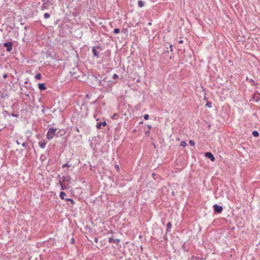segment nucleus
<instances>
[{
	"label": "nucleus",
	"mask_w": 260,
	"mask_h": 260,
	"mask_svg": "<svg viewBox=\"0 0 260 260\" xmlns=\"http://www.w3.org/2000/svg\"><path fill=\"white\" fill-rule=\"evenodd\" d=\"M56 130L57 129L56 128H50L46 135L47 138L49 140L51 139L55 135V133L56 132Z\"/></svg>",
	"instance_id": "nucleus-1"
},
{
	"label": "nucleus",
	"mask_w": 260,
	"mask_h": 260,
	"mask_svg": "<svg viewBox=\"0 0 260 260\" xmlns=\"http://www.w3.org/2000/svg\"><path fill=\"white\" fill-rule=\"evenodd\" d=\"M213 207L214 212L215 213H220L223 210L222 207L219 205H217V204L214 205Z\"/></svg>",
	"instance_id": "nucleus-2"
},
{
	"label": "nucleus",
	"mask_w": 260,
	"mask_h": 260,
	"mask_svg": "<svg viewBox=\"0 0 260 260\" xmlns=\"http://www.w3.org/2000/svg\"><path fill=\"white\" fill-rule=\"evenodd\" d=\"M13 43L12 42H8L4 44V46L7 47V51L9 52L12 49Z\"/></svg>",
	"instance_id": "nucleus-3"
},
{
	"label": "nucleus",
	"mask_w": 260,
	"mask_h": 260,
	"mask_svg": "<svg viewBox=\"0 0 260 260\" xmlns=\"http://www.w3.org/2000/svg\"><path fill=\"white\" fill-rule=\"evenodd\" d=\"M205 156L210 158L212 161H214L215 160V157L211 152H206L205 153Z\"/></svg>",
	"instance_id": "nucleus-4"
},
{
	"label": "nucleus",
	"mask_w": 260,
	"mask_h": 260,
	"mask_svg": "<svg viewBox=\"0 0 260 260\" xmlns=\"http://www.w3.org/2000/svg\"><path fill=\"white\" fill-rule=\"evenodd\" d=\"M109 242L111 243H114L116 244H118L120 242V240L118 239H114V238L112 237H110L109 238Z\"/></svg>",
	"instance_id": "nucleus-5"
},
{
	"label": "nucleus",
	"mask_w": 260,
	"mask_h": 260,
	"mask_svg": "<svg viewBox=\"0 0 260 260\" xmlns=\"http://www.w3.org/2000/svg\"><path fill=\"white\" fill-rule=\"evenodd\" d=\"M102 125L104 126L106 125V121L98 122L96 124V128L98 129H100Z\"/></svg>",
	"instance_id": "nucleus-6"
},
{
	"label": "nucleus",
	"mask_w": 260,
	"mask_h": 260,
	"mask_svg": "<svg viewBox=\"0 0 260 260\" xmlns=\"http://www.w3.org/2000/svg\"><path fill=\"white\" fill-rule=\"evenodd\" d=\"M253 99L255 101L257 102L259 100V94L258 93H255L253 95Z\"/></svg>",
	"instance_id": "nucleus-7"
},
{
	"label": "nucleus",
	"mask_w": 260,
	"mask_h": 260,
	"mask_svg": "<svg viewBox=\"0 0 260 260\" xmlns=\"http://www.w3.org/2000/svg\"><path fill=\"white\" fill-rule=\"evenodd\" d=\"M38 86L39 89L41 90H45L46 89L44 83H39Z\"/></svg>",
	"instance_id": "nucleus-8"
},
{
	"label": "nucleus",
	"mask_w": 260,
	"mask_h": 260,
	"mask_svg": "<svg viewBox=\"0 0 260 260\" xmlns=\"http://www.w3.org/2000/svg\"><path fill=\"white\" fill-rule=\"evenodd\" d=\"M93 55L96 57H99V52L96 51L95 47H93L92 49Z\"/></svg>",
	"instance_id": "nucleus-9"
},
{
	"label": "nucleus",
	"mask_w": 260,
	"mask_h": 260,
	"mask_svg": "<svg viewBox=\"0 0 260 260\" xmlns=\"http://www.w3.org/2000/svg\"><path fill=\"white\" fill-rule=\"evenodd\" d=\"M46 144V142L45 141H42L39 143V146L42 148H44L45 147Z\"/></svg>",
	"instance_id": "nucleus-10"
},
{
	"label": "nucleus",
	"mask_w": 260,
	"mask_h": 260,
	"mask_svg": "<svg viewBox=\"0 0 260 260\" xmlns=\"http://www.w3.org/2000/svg\"><path fill=\"white\" fill-rule=\"evenodd\" d=\"M66 196V194L63 191H61L60 192V194H59V197L62 199V200H65L66 198H65V197Z\"/></svg>",
	"instance_id": "nucleus-11"
},
{
	"label": "nucleus",
	"mask_w": 260,
	"mask_h": 260,
	"mask_svg": "<svg viewBox=\"0 0 260 260\" xmlns=\"http://www.w3.org/2000/svg\"><path fill=\"white\" fill-rule=\"evenodd\" d=\"M138 5L140 8H142L144 6V3L142 1H139L138 2Z\"/></svg>",
	"instance_id": "nucleus-12"
},
{
	"label": "nucleus",
	"mask_w": 260,
	"mask_h": 260,
	"mask_svg": "<svg viewBox=\"0 0 260 260\" xmlns=\"http://www.w3.org/2000/svg\"><path fill=\"white\" fill-rule=\"evenodd\" d=\"M167 232H169L170 231V230L171 229V226H172V225H171V222H169L168 223H167Z\"/></svg>",
	"instance_id": "nucleus-13"
},
{
	"label": "nucleus",
	"mask_w": 260,
	"mask_h": 260,
	"mask_svg": "<svg viewBox=\"0 0 260 260\" xmlns=\"http://www.w3.org/2000/svg\"><path fill=\"white\" fill-rule=\"evenodd\" d=\"M70 179V177L69 176L63 177V182L68 181Z\"/></svg>",
	"instance_id": "nucleus-14"
},
{
	"label": "nucleus",
	"mask_w": 260,
	"mask_h": 260,
	"mask_svg": "<svg viewBox=\"0 0 260 260\" xmlns=\"http://www.w3.org/2000/svg\"><path fill=\"white\" fill-rule=\"evenodd\" d=\"M252 135L255 137H257L259 136V134L257 131H253L252 132Z\"/></svg>",
	"instance_id": "nucleus-15"
},
{
	"label": "nucleus",
	"mask_w": 260,
	"mask_h": 260,
	"mask_svg": "<svg viewBox=\"0 0 260 260\" xmlns=\"http://www.w3.org/2000/svg\"><path fill=\"white\" fill-rule=\"evenodd\" d=\"M66 201H68V202H71V204L73 205L74 204V201L72 199H70V198H67L65 199Z\"/></svg>",
	"instance_id": "nucleus-16"
},
{
	"label": "nucleus",
	"mask_w": 260,
	"mask_h": 260,
	"mask_svg": "<svg viewBox=\"0 0 260 260\" xmlns=\"http://www.w3.org/2000/svg\"><path fill=\"white\" fill-rule=\"evenodd\" d=\"M41 77H42V76H41V74L38 73L36 75L35 78L37 79H40L41 78Z\"/></svg>",
	"instance_id": "nucleus-17"
},
{
	"label": "nucleus",
	"mask_w": 260,
	"mask_h": 260,
	"mask_svg": "<svg viewBox=\"0 0 260 260\" xmlns=\"http://www.w3.org/2000/svg\"><path fill=\"white\" fill-rule=\"evenodd\" d=\"M186 145H187V144H186V142H185L184 141L181 142L180 146H181L182 147H185V146H186Z\"/></svg>",
	"instance_id": "nucleus-18"
},
{
	"label": "nucleus",
	"mask_w": 260,
	"mask_h": 260,
	"mask_svg": "<svg viewBox=\"0 0 260 260\" xmlns=\"http://www.w3.org/2000/svg\"><path fill=\"white\" fill-rule=\"evenodd\" d=\"M44 17L45 19H48L50 17V14L49 13H46L44 14Z\"/></svg>",
	"instance_id": "nucleus-19"
},
{
	"label": "nucleus",
	"mask_w": 260,
	"mask_h": 260,
	"mask_svg": "<svg viewBox=\"0 0 260 260\" xmlns=\"http://www.w3.org/2000/svg\"><path fill=\"white\" fill-rule=\"evenodd\" d=\"M114 34H118L120 32V29L119 28H115L113 30Z\"/></svg>",
	"instance_id": "nucleus-20"
},
{
	"label": "nucleus",
	"mask_w": 260,
	"mask_h": 260,
	"mask_svg": "<svg viewBox=\"0 0 260 260\" xmlns=\"http://www.w3.org/2000/svg\"><path fill=\"white\" fill-rule=\"evenodd\" d=\"M206 105L208 107L211 108L212 107V103L210 102H208Z\"/></svg>",
	"instance_id": "nucleus-21"
},
{
	"label": "nucleus",
	"mask_w": 260,
	"mask_h": 260,
	"mask_svg": "<svg viewBox=\"0 0 260 260\" xmlns=\"http://www.w3.org/2000/svg\"><path fill=\"white\" fill-rule=\"evenodd\" d=\"M189 144H190V145H191V146H194V145H195V142H194V141H193V140H190V141H189Z\"/></svg>",
	"instance_id": "nucleus-22"
},
{
	"label": "nucleus",
	"mask_w": 260,
	"mask_h": 260,
	"mask_svg": "<svg viewBox=\"0 0 260 260\" xmlns=\"http://www.w3.org/2000/svg\"><path fill=\"white\" fill-rule=\"evenodd\" d=\"M118 77H118V76L117 74H114V75H113V76H112V79H113V80H115V79H118Z\"/></svg>",
	"instance_id": "nucleus-23"
},
{
	"label": "nucleus",
	"mask_w": 260,
	"mask_h": 260,
	"mask_svg": "<svg viewBox=\"0 0 260 260\" xmlns=\"http://www.w3.org/2000/svg\"><path fill=\"white\" fill-rule=\"evenodd\" d=\"M60 184H61V189H62V190L66 189V187L65 186V185H64L62 184V183L61 182V181H60Z\"/></svg>",
	"instance_id": "nucleus-24"
},
{
	"label": "nucleus",
	"mask_w": 260,
	"mask_h": 260,
	"mask_svg": "<svg viewBox=\"0 0 260 260\" xmlns=\"http://www.w3.org/2000/svg\"><path fill=\"white\" fill-rule=\"evenodd\" d=\"M69 167H70V166L68 163H66L62 165V168Z\"/></svg>",
	"instance_id": "nucleus-25"
},
{
	"label": "nucleus",
	"mask_w": 260,
	"mask_h": 260,
	"mask_svg": "<svg viewBox=\"0 0 260 260\" xmlns=\"http://www.w3.org/2000/svg\"><path fill=\"white\" fill-rule=\"evenodd\" d=\"M149 118V115L148 114H145L144 116V118L145 119V120H147Z\"/></svg>",
	"instance_id": "nucleus-26"
},
{
	"label": "nucleus",
	"mask_w": 260,
	"mask_h": 260,
	"mask_svg": "<svg viewBox=\"0 0 260 260\" xmlns=\"http://www.w3.org/2000/svg\"><path fill=\"white\" fill-rule=\"evenodd\" d=\"M103 81L105 82H110V80H108V79H107V77H105L104 78V79L103 80Z\"/></svg>",
	"instance_id": "nucleus-27"
},
{
	"label": "nucleus",
	"mask_w": 260,
	"mask_h": 260,
	"mask_svg": "<svg viewBox=\"0 0 260 260\" xmlns=\"http://www.w3.org/2000/svg\"><path fill=\"white\" fill-rule=\"evenodd\" d=\"M115 168L117 170V171H119V166L117 165H115V166H114Z\"/></svg>",
	"instance_id": "nucleus-28"
},
{
	"label": "nucleus",
	"mask_w": 260,
	"mask_h": 260,
	"mask_svg": "<svg viewBox=\"0 0 260 260\" xmlns=\"http://www.w3.org/2000/svg\"><path fill=\"white\" fill-rule=\"evenodd\" d=\"M27 145V143L26 142H23L22 144V146H23V147H26Z\"/></svg>",
	"instance_id": "nucleus-29"
},
{
	"label": "nucleus",
	"mask_w": 260,
	"mask_h": 260,
	"mask_svg": "<svg viewBox=\"0 0 260 260\" xmlns=\"http://www.w3.org/2000/svg\"><path fill=\"white\" fill-rule=\"evenodd\" d=\"M170 48L171 51H173V46H172V45H170Z\"/></svg>",
	"instance_id": "nucleus-30"
},
{
	"label": "nucleus",
	"mask_w": 260,
	"mask_h": 260,
	"mask_svg": "<svg viewBox=\"0 0 260 260\" xmlns=\"http://www.w3.org/2000/svg\"><path fill=\"white\" fill-rule=\"evenodd\" d=\"M3 77H4V78H6L7 77V74H4V75H3Z\"/></svg>",
	"instance_id": "nucleus-31"
},
{
	"label": "nucleus",
	"mask_w": 260,
	"mask_h": 260,
	"mask_svg": "<svg viewBox=\"0 0 260 260\" xmlns=\"http://www.w3.org/2000/svg\"><path fill=\"white\" fill-rule=\"evenodd\" d=\"M11 115H12V116H14V117H17V115L14 114H13V113L11 114Z\"/></svg>",
	"instance_id": "nucleus-32"
},
{
	"label": "nucleus",
	"mask_w": 260,
	"mask_h": 260,
	"mask_svg": "<svg viewBox=\"0 0 260 260\" xmlns=\"http://www.w3.org/2000/svg\"><path fill=\"white\" fill-rule=\"evenodd\" d=\"M71 242H72V243H73L74 242V238H72Z\"/></svg>",
	"instance_id": "nucleus-33"
},
{
	"label": "nucleus",
	"mask_w": 260,
	"mask_h": 260,
	"mask_svg": "<svg viewBox=\"0 0 260 260\" xmlns=\"http://www.w3.org/2000/svg\"><path fill=\"white\" fill-rule=\"evenodd\" d=\"M183 40H180L179 41V43H183Z\"/></svg>",
	"instance_id": "nucleus-34"
},
{
	"label": "nucleus",
	"mask_w": 260,
	"mask_h": 260,
	"mask_svg": "<svg viewBox=\"0 0 260 260\" xmlns=\"http://www.w3.org/2000/svg\"><path fill=\"white\" fill-rule=\"evenodd\" d=\"M16 143L18 145H19L20 144V143L18 140L16 141Z\"/></svg>",
	"instance_id": "nucleus-35"
},
{
	"label": "nucleus",
	"mask_w": 260,
	"mask_h": 260,
	"mask_svg": "<svg viewBox=\"0 0 260 260\" xmlns=\"http://www.w3.org/2000/svg\"><path fill=\"white\" fill-rule=\"evenodd\" d=\"M116 83V81L114 82V81H112V84H115Z\"/></svg>",
	"instance_id": "nucleus-36"
},
{
	"label": "nucleus",
	"mask_w": 260,
	"mask_h": 260,
	"mask_svg": "<svg viewBox=\"0 0 260 260\" xmlns=\"http://www.w3.org/2000/svg\"><path fill=\"white\" fill-rule=\"evenodd\" d=\"M148 25H151V22H149Z\"/></svg>",
	"instance_id": "nucleus-37"
},
{
	"label": "nucleus",
	"mask_w": 260,
	"mask_h": 260,
	"mask_svg": "<svg viewBox=\"0 0 260 260\" xmlns=\"http://www.w3.org/2000/svg\"><path fill=\"white\" fill-rule=\"evenodd\" d=\"M43 8H45V7H44V6H42V9H43Z\"/></svg>",
	"instance_id": "nucleus-38"
},
{
	"label": "nucleus",
	"mask_w": 260,
	"mask_h": 260,
	"mask_svg": "<svg viewBox=\"0 0 260 260\" xmlns=\"http://www.w3.org/2000/svg\"><path fill=\"white\" fill-rule=\"evenodd\" d=\"M148 128H151V126L149 125V126H148Z\"/></svg>",
	"instance_id": "nucleus-39"
},
{
	"label": "nucleus",
	"mask_w": 260,
	"mask_h": 260,
	"mask_svg": "<svg viewBox=\"0 0 260 260\" xmlns=\"http://www.w3.org/2000/svg\"><path fill=\"white\" fill-rule=\"evenodd\" d=\"M166 52H169L168 50L166 51Z\"/></svg>",
	"instance_id": "nucleus-40"
},
{
	"label": "nucleus",
	"mask_w": 260,
	"mask_h": 260,
	"mask_svg": "<svg viewBox=\"0 0 260 260\" xmlns=\"http://www.w3.org/2000/svg\"><path fill=\"white\" fill-rule=\"evenodd\" d=\"M115 116H116V114H114V115L113 116V117H115Z\"/></svg>",
	"instance_id": "nucleus-41"
}]
</instances>
